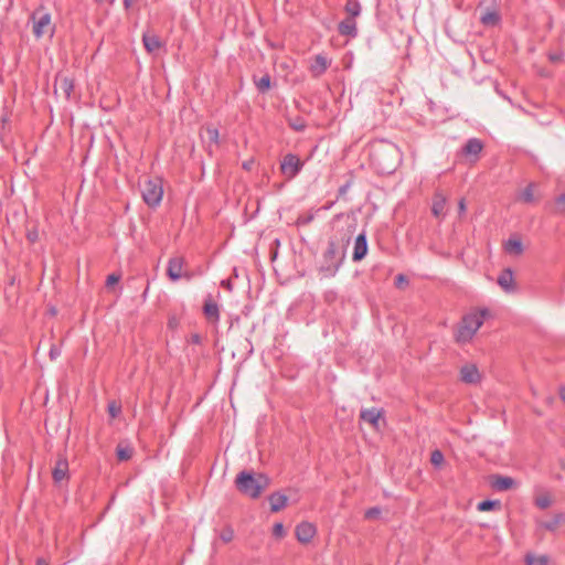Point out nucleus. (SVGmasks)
<instances>
[{
  "mask_svg": "<svg viewBox=\"0 0 565 565\" xmlns=\"http://www.w3.org/2000/svg\"><path fill=\"white\" fill-rule=\"evenodd\" d=\"M354 231L355 224L350 223L343 234H341L340 243L333 239L328 242L320 266V273H322L324 277H333L339 271L345 258V248Z\"/></svg>",
  "mask_w": 565,
  "mask_h": 565,
  "instance_id": "1",
  "label": "nucleus"
},
{
  "mask_svg": "<svg viewBox=\"0 0 565 565\" xmlns=\"http://www.w3.org/2000/svg\"><path fill=\"white\" fill-rule=\"evenodd\" d=\"M269 486L270 478L263 472L242 470L235 478L236 489L250 499H258Z\"/></svg>",
  "mask_w": 565,
  "mask_h": 565,
  "instance_id": "2",
  "label": "nucleus"
},
{
  "mask_svg": "<svg viewBox=\"0 0 565 565\" xmlns=\"http://www.w3.org/2000/svg\"><path fill=\"white\" fill-rule=\"evenodd\" d=\"M489 316L488 309H479L467 313L458 326L456 332L457 342H469Z\"/></svg>",
  "mask_w": 565,
  "mask_h": 565,
  "instance_id": "3",
  "label": "nucleus"
},
{
  "mask_svg": "<svg viewBox=\"0 0 565 565\" xmlns=\"http://www.w3.org/2000/svg\"><path fill=\"white\" fill-rule=\"evenodd\" d=\"M32 32L36 39H41L45 34L53 36L55 26L52 24L51 13L44 7H40L31 14Z\"/></svg>",
  "mask_w": 565,
  "mask_h": 565,
  "instance_id": "4",
  "label": "nucleus"
},
{
  "mask_svg": "<svg viewBox=\"0 0 565 565\" xmlns=\"http://www.w3.org/2000/svg\"><path fill=\"white\" fill-rule=\"evenodd\" d=\"M374 158L385 173L393 172L401 161L399 150L393 143H388L381 151H376Z\"/></svg>",
  "mask_w": 565,
  "mask_h": 565,
  "instance_id": "5",
  "label": "nucleus"
},
{
  "mask_svg": "<svg viewBox=\"0 0 565 565\" xmlns=\"http://www.w3.org/2000/svg\"><path fill=\"white\" fill-rule=\"evenodd\" d=\"M141 195L149 207H157L162 201L163 184L161 179H148L141 186Z\"/></svg>",
  "mask_w": 565,
  "mask_h": 565,
  "instance_id": "6",
  "label": "nucleus"
},
{
  "mask_svg": "<svg viewBox=\"0 0 565 565\" xmlns=\"http://www.w3.org/2000/svg\"><path fill=\"white\" fill-rule=\"evenodd\" d=\"M305 162L295 153H287L280 161V172L287 180L295 179L302 170Z\"/></svg>",
  "mask_w": 565,
  "mask_h": 565,
  "instance_id": "7",
  "label": "nucleus"
},
{
  "mask_svg": "<svg viewBox=\"0 0 565 565\" xmlns=\"http://www.w3.org/2000/svg\"><path fill=\"white\" fill-rule=\"evenodd\" d=\"M295 534L300 543L307 544L317 534V527L313 523L303 521L296 526Z\"/></svg>",
  "mask_w": 565,
  "mask_h": 565,
  "instance_id": "8",
  "label": "nucleus"
},
{
  "mask_svg": "<svg viewBox=\"0 0 565 565\" xmlns=\"http://www.w3.org/2000/svg\"><path fill=\"white\" fill-rule=\"evenodd\" d=\"M367 250H369L367 237H366L365 231H363L355 237L352 260L353 262L362 260L367 255Z\"/></svg>",
  "mask_w": 565,
  "mask_h": 565,
  "instance_id": "9",
  "label": "nucleus"
},
{
  "mask_svg": "<svg viewBox=\"0 0 565 565\" xmlns=\"http://www.w3.org/2000/svg\"><path fill=\"white\" fill-rule=\"evenodd\" d=\"M331 61L323 54H317L310 64V72L313 77H320L330 66Z\"/></svg>",
  "mask_w": 565,
  "mask_h": 565,
  "instance_id": "10",
  "label": "nucleus"
},
{
  "mask_svg": "<svg viewBox=\"0 0 565 565\" xmlns=\"http://www.w3.org/2000/svg\"><path fill=\"white\" fill-rule=\"evenodd\" d=\"M460 380L467 384H477L481 375L475 364H466L460 369Z\"/></svg>",
  "mask_w": 565,
  "mask_h": 565,
  "instance_id": "11",
  "label": "nucleus"
},
{
  "mask_svg": "<svg viewBox=\"0 0 565 565\" xmlns=\"http://www.w3.org/2000/svg\"><path fill=\"white\" fill-rule=\"evenodd\" d=\"M184 259L182 257H172L168 262L167 275L172 281L182 277Z\"/></svg>",
  "mask_w": 565,
  "mask_h": 565,
  "instance_id": "12",
  "label": "nucleus"
},
{
  "mask_svg": "<svg viewBox=\"0 0 565 565\" xmlns=\"http://www.w3.org/2000/svg\"><path fill=\"white\" fill-rule=\"evenodd\" d=\"M383 415V411L376 407L371 408H362L360 412V418L372 425L373 428L377 429L380 424V418Z\"/></svg>",
  "mask_w": 565,
  "mask_h": 565,
  "instance_id": "13",
  "label": "nucleus"
},
{
  "mask_svg": "<svg viewBox=\"0 0 565 565\" xmlns=\"http://www.w3.org/2000/svg\"><path fill=\"white\" fill-rule=\"evenodd\" d=\"M338 31L342 36H348L351 39H354L358 36V26L356 21L353 18H345L343 19L339 25Z\"/></svg>",
  "mask_w": 565,
  "mask_h": 565,
  "instance_id": "14",
  "label": "nucleus"
},
{
  "mask_svg": "<svg viewBox=\"0 0 565 565\" xmlns=\"http://www.w3.org/2000/svg\"><path fill=\"white\" fill-rule=\"evenodd\" d=\"M142 43L148 53H154L162 47L163 43L160 38L151 32H145L142 35Z\"/></svg>",
  "mask_w": 565,
  "mask_h": 565,
  "instance_id": "15",
  "label": "nucleus"
},
{
  "mask_svg": "<svg viewBox=\"0 0 565 565\" xmlns=\"http://www.w3.org/2000/svg\"><path fill=\"white\" fill-rule=\"evenodd\" d=\"M447 198L441 192H436L433 199L431 213L435 217L445 216Z\"/></svg>",
  "mask_w": 565,
  "mask_h": 565,
  "instance_id": "16",
  "label": "nucleus"
},
{
  "mask_svg": "<svg viewBox=\"0 0 565 565\" xmlns=\"http://www.w3.org/2000/svg\"><path fill=\"white\" fill-rule=\"evenodd\" d=\"M498 284L505 292L514 291V278L513 273L510 268L504 269L499 275Z\"/></svg>",
  "mask_w": 565,
  "mask_h": 565,
  "instance_id": "17",
  "label": "nucleus"
},
{
  "mask_svg": "<svg viewBox=\"0 0 565 565\" xmlns=\"http://www.w3.org/2000/svg\"><path fill=\"white\" fill-rule=\"evenodd\" d=\"M203 312L210 322L216 323L220 320V309L216 302L211 298L205 300L203 306Z\"/></svg>",
  "mask_w": 565,
  "mask_h": 565,
  "instance_id": "18",
  "label": "nucleus"
},
{
  "mask_svg": "<svg viewBox=\"0 0 565 565\" xmlns=\"http://www.w3.org/2000/svg\"><path fill=\"white\" fill-rule=\"evenodd\" d=\"M68 476V462L65 458H61L56 461L55 467L52 471V477L55 482H61Z\"/></svg>",
  "mask_w": 565,
  "mask_h": 565,
  "instance_id": "19",
  "label": "nucleus"
},
{
  "mask_svg": "<svg viewBox=\"0 0 565 565\" xmlns=\"http://www.w3.org/2000/svg\"><path fill=\"white\" fill-rule=\"evenodd\" d=\"M268 501L270 510L273 512H278L287 505L288 498L281 492H274L268 497Z\"/></svg>",
  "mask_w": 565,
  "mask_h": 565,
  "instance_id": "20",
  "label": "nucleus"
},
{
  "mask_svg": "<svg viewBox=\"0 0 565 565\" xmlns=\"http://www.w3.org/2000/svg\"><path fill=\"white\" fill-rule=\"evenodd\" d=\"M504 249L508 254L514 256H520L524 250L523 244L518 237H510L504 244Z\"/></svg>",
  "mask_w": 565,
  "mask_h": 565,
  "instance_id": "21",
  "label": "nucleus"
},
{
  "mask_svg": "<svg viewBox=\"0 0 565 565\" xmlns=\"http://www.w3.org/2000/svg\"><path fill=\"white\" fill-rule=\"evenodd\" d=\"M483 148L482 142L477 138H470L465 147H463V153L467 156H478Z\"/></svg>",
  "mask_w": 565,
  "mask_h": 565,
  "instance_id": "22",
  "label": "nucleus"
},
{
  "mask_svg": "<svg viewBox=\"0 0 565 565\" xmlns=\"http://www.w3.org/2000/svg\"><path fill=\"white\" fill-rule=\"evenodd\" d=\"M515 481L511 477L497 476L492 487L498 491H507L514 486Z\"/></svg>",
  "mask_w": 565,
  "mask_h": 565,
  "instance_id": "23",
  "label": "nucleus"
},
{
  "mask_svg": "<svg viewBox=\"0 0 565 565\" xmlns=\"http://www.w3.org/2000/svg\"><path fill=\"white\" fill-rule=\"evenodd\" d=\"M56 84L60 89L63 92L65 97L68 99L74 90V82L72 78L67 76H61L56 79Z\"/></svg>",
  "mask_w": 565,
  "mask_h": 565,
  "instance_id": "24",
  "label": "nucleus"
},
{
  "mask_svg": "<svg viewBox=\"0 0 565 565\" xmlns=\"http://www.w3.org/2000/svg\"><path fill=\"white\" fill-rule=\"evenodd\" d=\"M525 565H548L550 557L547 555H536L533 553H527L524 557Z\"/></svg>",
  "mask_w": 565,
  "mask_h": 565,
  "instance_id": "25",
  "label": "nucleus"
},
{
  "mask_svg": "<svg viewBox=\"0 0 565 565\" xmlns=\"http://www.w3.org/2000/svg\"><path fill=\"white\" fill-rule=\"evenodd\" d=\"M344 11L347 12L348 18H358L362 11L359 0H348L344 6Z\"/></svg>",
  "mask_w": 565,
  "mask_h": 565,
  "instance_id": "26",
  "label": "nucleus"
},
{
  "mask_svg": "<svg viewBox=\"0 0 565 565\" xmlns=\"http://www.w3.org/2000/svg\"><path fill=\"white\" fill-rule=\"evenodd\" d=\"M499 21H500V15L497 11H487V12L482 13L480 17V22L487 26L495 25L499 23Z\"/></svg>",
  "mask_w": 565,
  "mask_h": 565,
  "instance_id": "27",
  "label": "nucleus"
},
{
  "mask_svg": "<svg viewBox=\"0 0 565 565\" xmlns=\"http://www.w3.org/2000/svg\"><path fill=\"white\" fill-rule=\"evenodd\" d=\"M534 183H530L519 195V199L525 203L535 202L534 198Z\"/></svg>",
  "mask_w": 565,
  "mask_h": 565,
  "instance_id": "28",
  "label": "nucleus"
},
{
  "mask_svg": "<svg viewBox=\"0 0 565 565\" xmlns=\"http://www.w3.org/2000/svg\"><path fill=\"white\" fill-rule=\"evenodd\" d=\"M565 521V514L559 513L555 515L552 520L543 522L541 524L542 527L548 531H555L561 522Z\"/></svg>",
  "mask_w": 565,
  "mask_h": 565,
  "instance_id": "29",
  "label": "nucleus"
},
{
  "mask_svg": "<svg viewBox=\"0 0 565 565\" xmlns=\"http://www.w3.org/2000/svg\"><path fill=\"white\" fill-rule=\"evenodd\" d=\"M270 76L265 74L259 79H255V85L260 93H265L270 88Z\"/></svg>",
  "mask_w": 565,
  "mask_h": 565,
  "instance_id": "30",
  "label": "nucleus"
},
{
  "mask_svg": "<svg viewBox=\"0 0 565 565\" xmlns=\"http://www.w3.org/2000/svg\"><path fill=\"white\" fill-rule=\"evenodd\" d=\"M500 507L499 500H484L478 503L477 509L481 512L491 511L494 508Z\"/></svg>",
  "mask_w": 565,
  "mask_h": 565,
  "instance_id": "31",
  "label": "nucleus"
},
{
  "mask_svg": "<svg viewBox=\"0 0 565 565\" xmlns=\"http://www.w3.org/2000/svg\"><path fill=\"white\" fill-rule=\"evenodd\" d=\"M553 212L556 214H565V192L555 199Z\"/></svg>",
  "mask_w": 565,
  "mask_h": 565,
  "instance_id": "32",
  "label": "nucleus"
},
{
  "mask_svg": "<svg viewBox=\"0 0 565 565\" xmlns=\"http://www.w3.org/2000/svg\"><path fill=\"white\" fill-rule=\"evenodd\" d=\"M445 460V457H444V454L436 449L431 452L430 455V462L435 466V467H440L443 465Z\"/></svg>",
  "mask_w": 565,
  "mask_h": 565,
  "instance_id": "33",
  "label": "nucleus"
},
{
  "mask_svg": "<svg viewBox=\"0 0 565 565\" xmlns=\"http://www.w3.org/2000/svg\"><path fill=\"white\" fill-rule=\"evenodd\" d=\"M132 450L129 447H118L117 448V457L121 461H126L131 458Z\"/></svg>",
  "mask_w": 565,
  "mask_h": 565,
  "instance_id": "34",
  "label": "nucleus"
},
{
  "mask_svg": "<svg viewBox=\"0 0 565 565\" xmlns=\"http://www.w3.org/2000/svg\"><path fill=\"white\" fill-rule=\"evenodd\" d=\"M234 537V531L232 527L227 526L225 529L222 530L221 534H220V539L224 542V543H228L233 540Z\"/></svg>",
  "mask_w": 565,
  "mask_h": 565,
  "instance_id": "35",
  "label": "nucleus"
},
{
  "mask_svg": "<svg viewBox=\"0 0 565 565\" xmlns=\"http://www.w3.org/2000/svg\"><path fill=\"white\" fill-rule=\"evenodd\" d=\"M535 503L540 509H546L551 505L552 501L548 495H542L535 500Z\"/></svg>",
  "mask_w": 565,
  "mask_h": 565,
  "instance_id": "36",
  "label": "nucleus"
},
{
  "mask_svg": "<svg viewBox=\"0 0 565 565\" xmlns=\"http://www.w3.org/2000/svg\"><path fill=\"white\" fill-rule=\"evenodd\" d=\"M285 534H286V531H285L282 523H275V525L273 527V535L275 537L281 539L285 536Z\"/></svg>",
  "mask_w": 565,
  "mask_h": 565,
  "instance_id": "37",
  "label": "nucleus"
},
{
  "mask_svg": "<svg viewBox=\"0 0 565 565\" xmlns=\"http://www.w3.org/2000/svg\"><path fill=\"white\" fill-rule=\"evenodd\" d=\"M206 132L209 135L210 141L215 143V145H217L218 143V138H220L218 130L216 128H207Z\"/></svg>",
  "mask_w": 565,
  "mask_h": 565,
  "instance_id": "38",
  "label": "nucleus"
},
{
  "mask_svg": "<svg viewBox=\"0 0 565 565\" xmlns=\"http://www.w3.org/2000/svg\"><path fill=\"white\" fill-rule=\"evenodd\" d=\"M408 285V279L405 275L398 274L395 277V286L402 288L403 286Z\"/></svg>",
  "mask_w": 565,
  "mask_h": 565,
  "instance_id": "39",
  "label": "nucleus"
},
{
  "mask_svg": "<svg viewBox=\"0 0 565 565\" xmlns=\"http://www.w3.org/2000/svg\"><path fill=\"white\" fill-rule=\"evenodd\" d=\"M109 415L115 418L120 413V406H117L114 402L108 405Z\"/></svg>",
  "mask_w": 565,
  "mask_h": 565,
  "instance_id": "40",
  "label": "nucleus"
},
{
  "mask_svg": "<svg viewBox=\"0 0 565 565\" xmlns=\"http://www.w3.org/2000/svg\"><path fill=\"white\" fill-rule=\"evenodd\" d=\"M119 280H120V275L111 274L107 277L106 286H108V287L113 286V285L117 284Z\"/></svg>",
  "mask_w": 565,
  "mask_h": 565,
  "instance_id": "41",
  "label": "nucleus"
},
{
  "mask_svg": "<svg viewBox=\"0 0 565 565\" xmlns=\"http://www.w3.org/2000/svg\"><path fill=\"white\" fill-rule=\"evenodd\" d=\"M49 354H50L51 360H55L56 358H58L61 355V350L56 345H52L50 348Z\"/></svg>",
  "mask_w": 565,
  "mask_h": 565,
  "instance_id": "42",
  "label": "nucleus"
},
{
  "mask_svg": "<svg viewBox=\"0 0 565 565\" xmlns=\"http://www.w3.org/2000/svg\"><path fill=\"white\" fill-rule=\"evenodd\" d=\"M381 513V510L379 508H371L365 512V516L367 519H372L377 516Z\"/></svg>",
  "mask_w": 565,
  "mask_h": 565,
  "instance_id": "43",
  "label": "nucleus"
},
{
  "mask_svg": "<svg viewBox=\"0 0 565 565\" xmlns=\"http://www.w3.org/2000/svg\"><path fill=\"white\" fill-rule=\"evenodd\" d=\"M467 211V205H466V200L465 199H460L459 202H458V212H459V215H463Z\"/></svg>",
  "mask_w": 565,
  "mask_h": 565,
  "instance_id": "44",
  "label": "nucleus"
},
{
  "mask_svg": "<svg viewBox=\"0 0 565 565\" xmlns=\"http://www.w3.org/2000/svg\"><path fill=\"white\" fill-rule=\"evenodd\" d=\"M254 161L253 160H249V161H244L242 167L244 170H250L252 169V166H253Z\"/></svg>",
  "mask_w": 565,
  "mask_h": 565,
  "instance_id": "45",
  "label": "nucleus"
},
{
  "mask_svg": "<svg viewBox=\"0 0 565 565\" xmlns=\"http://www.w3.org/2000/svg\"><path fill=\"white\" fill-rule=\"evenodd\" d=\"M348 189H349V183H347V184L342 185V186L339 189V194H340V195H343V194L347 192V190H348Z\"/></svg>",
  "mask_w": 565,
  "mask_h": 565,
  "instance_id": "46",
  "label": "nucleus"
},
{
  "mask_svg": "<svg viewBox=\"0 0 565 565\" xmlns=\"http://www.w3.org/2000/svg\"><path fill=\"white\" fill-rule=\"evenodd\" d=\"M559 398L565 403V386L559 388Z\"/></svg>",
  "mask_w": 565,
  "mask_h": 565,
  "instance_id": "47",
  "label": "nucleus"
},
{
  "mask_svg": "<svg viewBox=\"0 0 565 565\" xmlns=\"http://www.w3.org/2000/svg\"><path fill=\"white\" fill-rule=\"evenodd\" d=\"M222 286L226 287L228 290L232 289V284L230 280H223L222 281Z\"/></svg>",
  "mask_w": 565,
  "mask_h": 565,
  "instance_id": "48",
  "label": "nucleus"
},
{
  "mask_svg": "<svg viewBox=\"0 0 565 565\" xmlns=\"http://www.w3.org/2000/svg\"><path fill=\"white\" fill-rule=\"evenodd\" d=\"M36 565H49V563L44 558H38Z\"/></svg>",
  "mask_w": 565,
  "mask_h": 565,
  "instance_id": "49",
  "label": "nucleus"
},
{
  "mask_svg": "<svg viewBox=\"0 0 565 565\" xmlns=\"http://www.w3.org/2000/svg\"><path fill=\"white\" fill-rule=\"evenodd\" d=\"M95 1L98 3H109V4H113L115 2V0H95Z\"/></svg>",
  "mask_w": 565,
  "mask_h": 565,
  "instance_id": "50",
  "label": "nucleus"
},
{
  "mask_svg": "<svg viewBox=\"0 0 565 565\" xmlns=\"http://www.w3.org/2000/svg\"><path fill=\"white\" fill-rule=\"evenodd\" d=\"M131 3H132V0H124V7H125L126 9H129V8H130V6H131Z\"/></svg>",
  "mask_w": 565,
  "mask_h": 565,
  "instance_id": "51",
  "label": "nucleus"
},
{
  "mask_svg": "<svg viewBox=\"0 0 565 565\" xmlns=\"http://www.w3.org/2000/svg\"><path fill=\"white\" fill-rule=\"evenodd\" d=\"M303 128H305V126H303V125H299V124H296V125L294 126V129H295V130H297V131H300V130H302Z\"/></svg>",
  "mask_w": 565,
  "mask_h": 565,
  "instance_id": "52",
  "label": "nucleus"
},
{
  "mask_svg": "<svg viewBox=\"0 0 565 565\" xmlns=\"http://www.w3.org/2000/svg\"><path fill=\"white\" fill-rule=\"evenodd\" d=\"M334 202L327 203L322 209L323 210H330L333 206Z\"/></svg>",
  "mask_w": 565,
  "mask_h": 565,
  "instance_id": "53",
  "label": "nucleus"
},
{
  "mask_svg": "<svg viewBox=\"0 0 565 565\" xmlns=\"http://www.w3.org/2000/svg\"><path fill=\"white\" fill-rule=\"evenodd\" d=\"M148 291H149V287H147V288L145 289V291L142 292V298H143V299H146V298H147V296H148Z\"/></svg>",
  "mask_w": 565,
  "mask_h": 565,
  "instance_id": "54",
  "label": "nucleus"
},
{
  "mask_svg": "<svg viewBox=\"0 0 565 565\" xmlns=\"http://www.w3.org/2000/svg\"><path fill=\"white\" fill-rule=\"evenodd\" d=\"M343 216V214H337L334 215L333 217V222L338 221L339 218H341Z\"/></svg>",
  "mask_w": 565,
  "mask_h": 565,
  "instance_id": "55",
  "label": "nucleus"
},
{
  "mask_svg": "<svg viewBox=\"0 0 565 565\" xmlns=\"http://www.w3.org/2000/svg\"><path fill=\"white\" fill-rule=\"evenodd\" d=\"M194 341L198 342L199 341V335H194Z\"/></svg>",
  "mask_w": 565,
  "mask_h": 565,
  "instance_id": "56",
  "label": "nucleus"
}]
</instances>
